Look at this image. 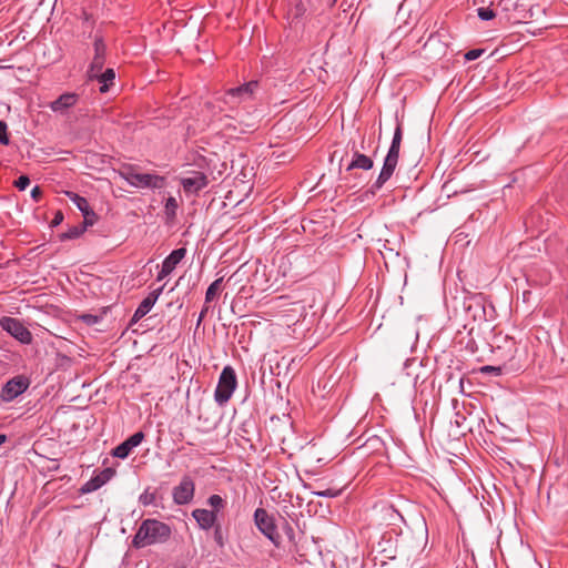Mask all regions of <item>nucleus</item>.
<instances>
[{
  "label": "nucleus",
  "instance_id": "a878e982",
  "mask_svg": "<svg viewBox=\"0 0 568 568\" xmlns=\"http://www.w3.org/2000/svg\"><path fill=\"white\" fill-rule=\"evenodd\" d=\"M385 515L390 520L392 525H396V520L400 523H405L404 516L399 513V510L394 505H388L384 508Z\"/></svg>",
  "mask_w": 568,
  "mask_h": 568
},
{
  "label": "nucleus",
  "instance_id": "72a5a7b5",
  "mask_svg": "<svg viewBox=\"0 0 568 568\" xmlns=\"http://www.w3.org/2000/svg\"><path fill=\"white\" fill-rule=\"evenodd\" d=\"M402 139H403L402 125H400V123H397V126L395 129V132H394L393 140H392L390 144H394V146L400 148Z\"/></svg>",
  "mask_w": 568,
  "mask_h": 568
},
{
  "label": "nucleus",
  "instance_id": "412c9836",
  "mask_svg": "<svg viewBox=\"0 0 568 568\" xmlns=\"http://www.w3.org/2000/svg\"><path fill=\"white\" fill-rule=\"evenodd\" d=\"M281 529L285 534L287 541L291 546L296 547L298 540L296 539V534L293 525L284 517H281Z\"/></svg>",
  "mask_w": 568,
  "mask_h": 568
},
{
  "label": "nucleus",
  "instance_id": "a18cd8bd",
  "mask_svg": "<svg viewBox=\"0 0 568 568\" xmlns=\"http://www.w3.org/2000/svg\"><path fill=\"white\" fill-rule=\"evenodd\" d=\"M7 440V436L4 434H0V445H2Z\"/></svg>",
  "mask_w": 568,
  "mask_h": 568
},
{
  "label": "nucleus",
  "instance_id": "1a4fd4ad",
  "mask_svg": "<svg viewBox=\"0 0 568 568\" xmlns=\"http://www.w3.org/2000/svg\"><path fill=\"white\" fill-rule=\"evenodd\" d=\"M94 55L90 63L89 70L87 74H90L94 71H102L105 57H106V44L102 36L95 33L93 41Z\"/></svg>",
  "mask_w": 568,
  "mask_h": 568
},
{
  "label": "nucleus",
  "instance_id": "6ab92c4d",
  "mask_svg": "<svg viewBox=\"0 0 568 568\" xmlns=\"http://www.w3.org/2000/svg\"><path fill=\"white\" fill-rule=\"evenodd\" d=\"M186 254V248L180 247L176 250H173L162 262V266L166 270H170L173 272V270L176 267V265L184 258Z\"/></svg>",
  "mask_w": 568,
  "mask_h": 568
},
{
  "label": "nucleus",
  "instance_id": "4c0bfd02",
  "mask_svg": "<svg viewBox=\"0 0 568 568\" xmlns=\"http://www.w3.org/2000/svg\"><path fill=\"white\" fill-rule=\"evenodd\" d=\"M483 52H484V50H481V49L469 50L468 52H466L465 59L467 61L476 60L483 54Z\"/></svg>",
  "mask_w": 568,
  "mask_h": 568
},
{
  "label": "nucleus",
  "instance_id": "49530a36",
  "mask_svg": "<svg viewBox=\"0 0 568 568\" xmlns=\"http://www.w3.org/2000/svg\"><path fill=\"white\" fill-rule=\"evenodd\" d=\"M336 1L337 0H327L329 7H333L336 3Z\"/></svg>",
  "mask_w": 568,
  "mask_h": 568
},
{
  "label": "nucleus",
  "instance_id": "e433bc0d",
  "mask_svg": "<svg viewBox=\"0 0 568 568\" xmlns=\"http://www.w3.org/2000/svg\"><path fill=\"white\" fill-rule=\"evenodd\" d=\"M498 7L503 11H510V10L515 9L516 2H515V0H499Z\"/></svg>",
  "mask_w": 568,
  "mask_h": 568
},
{
  "label": "nucleus",
  "instance_id": "9d476101",
  "mask_svg": "<svg viewBox=\"0 0 568 568\" xmlns=\"http://www.w3.org/2000/svg\"><path fill=\"white\" fill-rule=\"evenodd\" d=\"M192 176L181 179L183 191L187 194H197L209 184V179L203 172L194 171Z\"/></svg>",
  "mask_w": 568,
  "mask_h": 568
},
{
  "label": "nucleus",
  "instance_id": "4be33fe9",
  "mask_svg": "<svg viewBox=\"0 0 568 568\" xmlns=\"http://www.w3.org/2000/svg\"><path fill=\"white\" fill-rule=\"evenodd\" d=\"M67 196L72 201V203L82 214H88V210L91 209V206L85 197L74 192H67Z\"/></svg>",
  "mask_w": 568,
  "mask_h": 568
},
{
  "label": "nucleus",
  "instance_id": "bb28decb",
  "mask_svg": "<svg viewBox=\"0 0 568 568\" xmlns=\"http://www.w3.org/2000/svg\"><path fill=\"white\" fill-rule=\"evenodd\" d=\"M206 503L213 508L215 513H217L220 509H223L226 505L225 500L220 495H211Z\"/></svg>",
  "mask_w": 568,
  "mask_h": 568
},
{
  "label": "nucleus",
  "instance_id": "de8ad7c7",
  "mask_svg": "<svg viewBox=\"0 0 568 568\" xmlns=\"http://www.w3.org/2000/svg\"><path fill=\"white\" fill-rule=\"evenodd\" d=\"M459 386H460L462 392H464V389H463L464 388V379L463 378H460V381H459Z\"/></svg>",
  "mask_w": 568,
  "mask_h": 568
},
{
  "label": "nucleus",
  "instance_id": "20e7f679",
  "mask_svg": "<svg viewBox=\"0 0 568 568\" xmlns=\"http://www.w3.org/2000/svg\"><path fill=\"white\" fill-rule=\"evenodd\" d=\"M237 386V378L234 368L225 366L219 377L217 386L214 392V399L220 405H225L232 397Z\"/></svg>",
  "mask_w": 568,
  "mask_h": 568
},
{
  "label": "nucleus",
  "instance_id": "aec40b11",
  "mask_svg": "<svg viewBox=\"0 0 568 568\" xmlns=\"http://www.w3.org/2000/svg\"><path fill=\"white\" fill-rule=\"evenodd\" d=\"M306 12V6L303 0H291L288 8V16L292 18V21L301 20Z\"/></svg>",
  "mask_w": 568,
  "mask_h": 568
},
{
  "label": "nucleus",
  "instance_id": "423d86ee",
  "mask_svg": "<svg viewBox=\"0 0 568 568\" xmlns=\"http://www.w3.org/2000/svg\"><path fill=\"white\" fill-rule=\"evenodd\" d=\"M0 327L7 332L10 336L16 338L22 344H31L32 343V334L31 332L23 325V323L11 316H3L0 318Z\"/></svg>",
  "mask_w": 568,
  "mask_h": 568
},
{
  "label": "nucleus",
  "instance_id": "6e6552de",
  "mask_svg": "<svg viewBox=\"0 0 568 568\" xmlns=\"http://www.w3.org/2000/svg\"><path fill=\"white\" fill-rule=\"evenodd\" d=\"M29 387V381L28 378L23 376H16L8 381L1 392H0V398L3 402H11L14 398H17L19 395L24 393L27 388Z\"/></svg>",
  "mask_w": 568,
  "mask_h": 568
},
{
  "label": "nucleus",
  "instance_id": "c85d7f7f",
  "mask_svg": "<svg viewBox=\"0 0 568 568\" xmlns=\"http://www.w3.org/2000/svg\"><path fill=\"white\" fill-rule=\"evenodd\" d=\"M154 501H155V494L150 493L148 490H145L139 497V503L142 504L143 506L152 505V504H154Z\"/></svg>",
  "mask_w": 568,
  "mask_h": 568
},
{
  "label": "nucleus",
  "instance_id": "4468645a",
  "mask_svg": "<svg viewBox=\"0 0 568 568\" xmlns=\"http://www.w3.org/2000/svg\"><path fill=\"white\" fill-rule=\"evenodd\" d=\"M78 101L79 94L73 92H65L52 101L49 106L53 112L63 113L70 108L74 106Z\"/></svg>",
  "mask_w": 568,
  "mask_h": 568
},
{
  "label": "nucleus",
  "instance_id": "0eeeda50",
  "mask_svg": "<svg viewBox=\"0 0 568 568\" xmlns=\"http://www.w3.org/2000/svg\"><path fill=\"white\" fill-rule=\"evenodd\" d=\"M194 493V480L190 476L185 475L182 477L180 484L172 490L173 501L179 506L187 505L193 500Z\"/></svg>",
  "mask_w": 568,
  "mask_h": 568
},
{
  "label": "nucleus",
  "instance_id": "2eb2a0df",
  "mask_svg": "<svg viewBox=\"0 0 568 568\" xmlns=\"http://www.w3.org/2000/svg\"><path fill=\"white\" fill-rule=\"evenodd\" d=\"M192 517L196 520L200 528L204 530L211 529L217 520V515L214 510L204 508L194 509L192 511Z\"/></svg>",
  "mask_w": 568,
  "mask_h": 568
},
{
  "label": "nucleus",
  "instance_id": "c9c22d12",
  "mask_svg": "<svg viewBox=\"0 0 568 568\" xmlns=\"http://www.w3.org/2000/svg\"><path fill=\"white\" fill-rule=\"evenodd\" d=\"M314 494L320 497L334 498L337 497L341 494V491L338 489L328 488L325 490L315 491Z\"/></svg>",
  "mask_w": 568,
  "mask_h": 568
},
{
  "label": "nucleus",
  "instance_id": "58836bf2",
  "mask_svg": "<svg viewBox=\"0 0 568 568\" xmlns=\"http://www.w3.org/2000/svg\"><path fill=\"white\" fill-rule=\"evenodd\" d=\"M214 540L220 547L224 546V538L222 535L221 526H216L214 529Z\"/></svg>",
  "mask_w": 568,
  "mask_h": 568
},
{
  "label": "nucleus",
  "instance_id": "ea45409f",
  "mask_svg": "<svg viewBox=\"0 0 568 568\" xmlns=\"http://www.w3.org/2000/svg\"><path fill=\"white\" fill-rule=\"evenodd\" d=\"M63 221V214L61 211H58L55 212L54 214V217L52 219L51 223H50V226L51 227H55L58 226L59 224H61Z\"/></svg>",
  "mask_w": 568,
  "mask_h": 568
},
{
  "label": "nucleus",
  "instance_id": "b1692460",
  "mask_svg": "<svg viewBox=\"0 0 568 568\" xmlns=\"http://www.w3.org/2000/svg\"><path fill=\"white\" fill-rule=\"evenodd\" d=\"M222 282L223 277H220L209 285L205 292V304L211 303L215 298L217 292L221 290Z\"/></svg>",
  "mask_w": 568,
  "mask_h": 568
},
{
  "label": "nucleus",
  "instance_id": "2f4dec72",
  "mask_svg": "<svg viewBox=\"0 0 568 568\" xmlns=\"http://www.w3.org/2000/svg\"><path fill=\"white\" fill-rule=\"evenodd\" d=\"M7 123L2 120H0V144L8 145L10 143V140L7 134Z\"/></svg>",
  "mask_w": 568,
  "mask_h": 568
},
{
  "label": "nucleus",
  "instance_id": "a19ab883",
  "mask_svg": "<svg viewBox=\"0 0 568 568\" xmlns=\"http://www.w3.org/2000/svg\"><path fill=\"white\" fill-rule=\"evenodd\" d=\"M42 196V190L40 186L36 185L32 190H31V197L38 202Z\"/></svg>",
  "mask_w": 568,
  "mask_h": 568
},
{
  "label": "nucleus",
  "instance_id": "5701e85b",
  "mask_svg": "<svg viewBox=\"0 0 568 568\" xmlns=\"http://www.w3.org/2000/svg\"><path fill=\"white\" fill-rule=\"evenodd\" d=\"M85 231V225H74L71 226L67 232H63L59 235L61 241L74 240L80 237Z\"/></svg>",
  "mask_w": 568,
  "mask_h": 568
},
{
  "label": "nucleus",
  "instance_id": "9b49d317",
  "mask_svg": "<svg viewBox=\"0 0 568 568\" xmlns=\"http://www.w3.org/2000/svg\"><path fill=\"white\" fill-rule=\"evenodd\" d=\"M143 439H144L143 432L134 433L133 435H131L129 438H126L123 443L118 445L112 450V456H114L116 458L125 459L130 455L132 449L134 447L139 446Z\"/></svg>",
  "mask_w": 568,
  "mask_h": 568
},
{
  "label": "nucleus",
  "instance_id": "dca6fc26",
  "mask_svg": "<svg viewBox=\"0 0 568 568\" xmlns=\"http://www.w3.org/2000/svg\"><path fill=\"white\" fill-rule=\"evenodd\" d=\"M89 80H97L99 83H101L100 92L106 93L111 85L114 83L115 79V72L113 69L108 68L104 71H94L90 74H88Z\"/></svg>",
  "mask_w": 568,
  "mask_h": 568
},
{
  "label": "nucleus",
  "instance_id": "7ed1b4c3",
  "mask_svg": "<svg viewBox=\"0 0 568 568\" xmlns=\"http://www.w3.org/2000/svg\"><path fill=\"white\" fill-rule=\"evenodd\" d=\"M254 524L258 531L267 538L275 548L282 547V537L278 532V525L273 515L265 508L258 507L253 515Z\"/></svg>",
  "mask_w": 568,
  "mask_h": 568
},
{
  "label": "nucleus",
  "instance_id": "f704fd0d",
  "mask_svg": "<svg viewBox=\"0 0 568 568\" xmlns=\"http://www.w3.org/2000/svg\"><path fill=\"white\" fill-rule=\"evenodd\" d=\"M84 221L81 225H85V229L90 225H93L97 220V214L92 209L88 210V214H83Z\"/></svg>",
  "mask_w": 568,
  "mask_h": 568
},
{
  "label": "nucleus",
  "instance_id": "7c9ffc66",
  "mask_svg": "<svg viewBox=\"0 0 568 568\" xmlns=\"http://www.w3.org/2000/svg\"><path fill=\"white\" fill-rule=\"evenodd\" d=\"M365 445L372 448L373 450H379L384 446V443L379 437L373 436L367 439Z\"/></svg>",
  "mask_w": 568,
  "mask_h": 568
},
{
  "label": "nucleus",
  "instance_id": "f8f14e48",
  "mask_svg": "<svg viewBox=\"0 0 568 568\" xmlns=\"http://www.w3.org/2000/svg\"><path fill=\"white\" fill-rule=\"evenodd\" d=\"M114 475V470L112 468H105L97 476L90 478L81 488V494H89L98 490L104 484H106L112 476Z\"/></svg>",
  "mask_w": 568,
  "mask_h": 568
},
{
  "label": "nucleus",
  "instance_id": "c756f323",
  "mask_svg": "<svg viewBox=\"0 0 568 568\" xmlns=\"http://www.w3.org/2000/svg\"><path fill=\"white\" fill-rule=\"evenodd\" d=\"M80 320H81L84 324H87V325H89V326H93V325H95V324H98V323L100 322L101 316H99V315H94V314H82V315L80 316Z\"/></svg>",
  "mask_w": 568,
  "mask_h": 568
},
{
  "label": "nucleus",
  "instance_id": "79ce46f5",
  "mask_svg": "<svg viewBox=\"0 0 568 568\" xmlns=\"http://www.w3.org/2000/svg\"><path fill=\"white\" fill-rule=\"evenodd\" d=\"M207 312H209V306L205 304L197 317L196 327H199L201 325V323L204 320Z\"/></svg>",
  "mask_w": 568,
  "mask_h": 568
},
{
  "label": "nucleus",
  "instance_id": "c03bdc74",
  "mask_svg": "<svg viewBox=\"0 0 568 568\" xmlns=\"http://www.w3.org/2000/svg\"><path fill=\"white\" fill-rule=\"evenodd\" d=\"M500 371H501V369H500V367H495V366H489V365H488V366H484V367L481 368V372H483V373H490V372H494L495 374H499V373H500Z\"/></svg>",
  "mask_w": 568,
  "mask_h": 568
},
{
  "label": "nucleus",
  "instance_id": "f03ea898",
  "mask_svg": "<svg viewBox=\"0 0 568 568\" xmlns=\"http://www.w3.org/2000/svg\"><path fill=\"white\" fill-rule=\"evenodd\" d=\"M120 176L125 180L131 186L136 189H162L165 185V178L151 174L139 173L133 165L124 166L119 172Z\"/></svg>",
  "mask_w": 568,
  "mask_h": 568
},
{
  "label": "nucleus",
  "instance_id": "f3484780",
  "mask_svg": "<svg viewBox=\"0 0 568 568\" xmlns=\"http://www.w3.org/2000/svg\"><path fill=\"white\" fill-rule=\"evenodd\" d=\"M373 165H374V162L369 156H367L363 153H359L358 151H355L353 154L352 161L349 162V164L346 168V171H352L354 169H361L364 171H368L373 168Z\"/></svg>",
  "mask_w": 568,
  "mask_h": 568
},
{
  "label": "nucleus",
  "instance_id": "473e14b6",
  "mask_svg": "<svg viewBox=\"0 0 568 568\" xmlns=\"http://www.w3.org/2000/svg\"><path fill=\"white\" fill-rule=\"evenodd\" d=\"M30 185V179L28 175H20L14 182V186L19 191H24Z\"/></svg>",
  "mask_w": 568,
  "mask_h": 568
},
{
  "label": "nucleus",
  "instance_id": "ddd939ff",
  "mask_svg": "<svg viewBox=\"0 0 568 568\" xmlns=\"http://www.w3.org/2000/svg\"><path fill=\"white\" fill-rule=\"evenodd\" d=\"M163 288H164V285L153 290L152 292H150L148 294L146 297L143 298V301L140 303V305L138 306V308L135 310V312L133 314V321L141 320L151 311V308L156 303L159 296L162 294Z\"/></svg>",
  "mask_w": 568,
  "mask_h": 568
},
{
  "label": "nucleus",
  "instance_id": "a211bd4d",
  "mask_svg": "<svg viewBox=\"0 0 568 568\" xmlns=\"http://www.w3.org/2000/svg\"><path fill=\"white\" fill-rule=\"evenodd\" d=\"M257 87H258L257 81H250L243 85L230 89L227 91V94L231 97H239L241 99H247L253 95V93L255 92Z\"/></svg>",
  "mask_w": 568,
  "mask_h": 568
},
{
  "label": "nucleus",
  "instance_id": "39448f33",
  "mask_svg": "<svg viewBox=\"0 0 568 568\" xmlns=\"http://www.w3.org/2000/svg\"><path fill=\"white\" fill-rule=\"evenodd\" d=\"M399 149L400 148L390 144L388 152L384 159L383 168L376 181L369 187V192L372 194H376L384 186V184L392 178L398 163Z\"/></svg>",
  "mask_w": 568,
  "mask_h": 568
},
{
  "label": "nucleus",
  "instance_id": "f257e3e1",
  "mask_svg": "<svg viewBox=\"0 0 568 568\" xmlns=\"http://www.w3.org/2000/svg\"><path fill=\"white\" fill-rule=\"evenodd\" d=\"M171 527L158 519H144L140 524L132 539V546L136 549L154 544H163L171 537Z\"/></svg>",
  "mask_w": 568,
  "mask_h": 568
},
{
  "label": "nucleus",
  "instance_id": "37998d69",
  "mask_svg": "<svg viewBox=\"0 0 568 568\" xmlns=\"http://www.w3.org/2000/svg\"><path fill=\"white\" fill-rule=\"evenodd\" d=\"M171 273L172 272L170 270H166L165 267L162 266L161 271L158 273L156 281H162Z\"/></svg>",
  "mask_w": 568,
  "mask_h": 568
},
{
  "label": "nucleus",
  "instance_id": "cd10ccee",
  "mask_svg": "<svg viewBox=\"0 0 568 568\" xmlns=\"http://www.w3.org/2000/svg\"><path fill=\"white\" fill-rule=\"evenodd\" d=\"M477 16L480 20H484V21H488V20H491L496 17V13L493 9L490 8H478L477 9Z\"/></svg>",
  "mask_w": 568,
  "mask_h": 568
},
{
  "label": "nucleus",
  "instance_id": "393cba45",
  "mask_svg": "<svg viewBox=\"0 0 568 568\" xmlns=\"http://www.w3.org/2000/svg\"><path fill=\"white\" fill-rule=\"evenodd\" d=\"M179 204L175 197L169 196L165 201L164 213L168 220H173L176 216Z\"/></svg>",
  "mask_w": 568,
  "mask_h": 568
}]
</instances>
